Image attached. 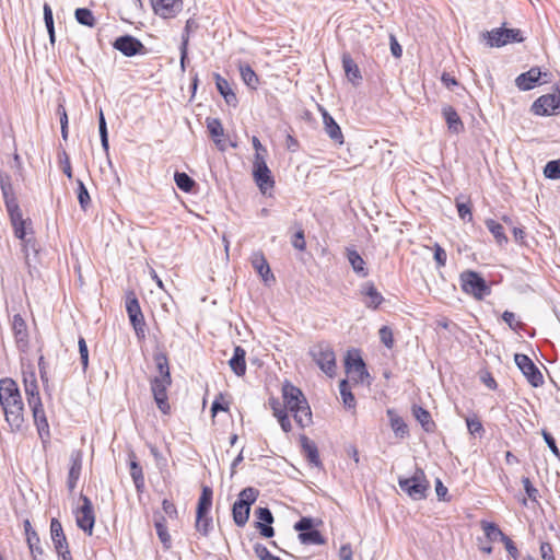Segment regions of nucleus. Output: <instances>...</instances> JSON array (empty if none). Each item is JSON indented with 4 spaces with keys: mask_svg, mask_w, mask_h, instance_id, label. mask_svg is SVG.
<instances>
[{
    "mask_svg": "<svg viewBox=\"0 0 560 560\" xmlns=\"http://www.w3.org/2000/svg\"><path fill=\"white\" fill-rule=\"evenodd\" d=\"M345 366H346L347 373L357 383L363 382L364 377L369 376V373L365 368V363L362 360V358L359 355V353L348 352L346 360H345Z\"/></svg>",
    "mask_w": 560,
    "mask_h": 560,
    "instance_id": "nucleus-12",
    "label": "nucleus"
},
{
    "mask_svg": "<svg viewBox=\"0 0 560 560\" xmlns=\"http://www.w3.org/2000/svg\"><path fill=\"white\" fill-rule=\"evenodd\" d=\"M460 283L463 291L471 294L477 300H481L491 292L485 279L478 272L471 270L462 272Z\"/></svg>",
    "mask_w": 560,
    "mask_h": 560,
    "instance_id": "nucleus-5",
    "label": "nucleus"
},
{
    "mask_svg": "<svg viewBox=\"0 0 560 560\" xmlns=\"http://www.w3.org/2000/svg\"><path fill=\"white\" fill-rule=\"evenodd\" d=\"M252 265L265 282H268L269 279L275 280V277L270 271V267L261 252H256L253 254Z\"/></svg>",
    "mask_w": 560,
    "mask_h": 560,
    "instance_id": "nucleus-21",
    "label": "nucleus"
},
{
    "mask_svg": "<svg viewBox=\"0 0 560 560\" xmlns=\"http://www.w3.org/2000/svg\"><path fill=\"white\" fill-rule=\"evenodd\" d=\"M126 310H127L128 316L142 314L138 299L135 296L133 293H130L127 295Z\"/></svg>",
    "mask_w": 560,
    "mask_h": 560,
    "instance_id": "nucleus-52",
    "label": "nucleus"
},
{
    "mask_svg": "<svg viewBox=\"0 0 560 560\" xmlns=\"http://www.w3.org/2000/svg\"><path fill=\"white\" fill-rule=\"evenodd\" d=\"M214 79H215L217 89H218L219 93L223 96L225 102L229 105H236L237 97H236L235 93L232 91L228 80L222 78L219 73H214Z\"/></svg>",
    "mask_w": 560,
    "mask_h": 560,
    "instance_id": "nucleus-29",
    "label": "nucleus"
},
{
    "mask_svg": "<svg viewBox=\"0 0 560 560\" xmlns=\"http://www.w3.org/2000/svg\"><path fill=\"white\" fill-rule=\"evenodd\" d=\"M361 293L365 296L364 304L369 308H377L384 301L383 295L377 291L372 282L362 285Z\"/></svg>",
    "mask_w": 560,
    "mask_h": 560,
    "instance_id": "nucleus-19",
    "label": "nucleus"
},
{
    "mask_svg": "<svg viewBox=\"0 0 560 560\" xmlns=\"http://www.w3.org/2000/svg\"><path fill=\"white\" fill-rule=\"evenodd\" d=\"M155 14L163 19H170L175 16L182 11V0H151Z\"/></svg>",
    "mask_w": 560,
    "mask_h": 560,
    "instance_id": "nucleus-13",
    "label": "nucleus"
},
{
    "mask_svg": "<svg viewBox=\"0 0 560 560\" xmlns=\"http://www.w3.org/2000/svg\"><path fill=\"white\" fill-rule=\"evenodd\" d=\"M481 525L485 535L490 540H495L498 537L502 540V535H505L494 523L482 522Z\"/></svg>",
    "mask_w": 560,
    "mask_h": 560,
    "instance_id": "nucleus-48",
    "label": "nucleus"
},
{
    "mask_svg": "<svg viewBox=\"0 0 560 560\" xmlns=\"http://www.w3.org/2000/svg\"><path fill=\"white\" fill-rule=\"evenodd\" d=\"M340 395L343 401V405L347 408H353L355 406V399L353 394L350 390L349 383L347 380H342L339 384Z\"/></svg>",
    "mask_w": 560,
    "mask_h": 560,
    "instance_id": "nucleus-43",
    "label": "nucleus"
},
{
    "mask_svg": "<svg viewBox=\"0 0 560 560\" xmlns=\"http://www.w3.org/2000/svg\"><path fill=\"white\" fill-rule=\"evenodd\" d=\"M556 93L539 96L532 105V112L538 116H550L560 112Z\"/></svg>",
    "mask_w": 560,
    "mask_h": 560,
    "instance_id": "nucleus-11",
    "label": "nucleus"
},
{
    "mask_svg": "<svg viewBox=\"0 0 560 560\" xmlns=\"http://www.w3.org/2000/svg\"><path fill=\"white\" fill-rule=\"evenodd\" d=\"M514 361L532 386L539 387L544 384L541 372L526 354L516 353Z\"/></svg>",
    "mask_w": 560,
    "mask_h": 560,
    "instance_id": "nucleus-7",
    "label": "nucleus"
},
{
    "mask_svg": "<svg viewBox=\"0 0 560 560\" xmlns=\"http://www.w3.org/2000/svg\"><path fill=\"white\" fill-rule=\"evenodd\" d=\"M78 343H79L80 360H81L83 370H85L88 368V364H89V350H88V346H86V342H85L84 338H82V337L79 339Z\"/></svg>",
    "mask_w": 560,
    "mask_h": 560,
    "instance_id": "nucleus-61",
    "label": "nucleus"
},
{
    "mask_svg": "<svg viewBox=\"0 0 560 560\" xmlns=\"http://www.w3.org/2000/svg\"><path fill=\"white\" fill-rule=\"evenodd\" d=\"M212 489L208 486L202 487L201 494L198 500L196 515L209 514L212 506Z\"/></svg>",
    "mask_w": 560,
    "mask_h": 560,
    "instance_id": "nucleus-32",
    "label": "nucleus"
},
{
    "mask_svg": "<svg viewBox=\"0 0 560 560\" xmlns=\"http://www.w3.org/2000/svg\"><path fill=\"white\" fill-rule=\"evenodd\" d=\"M13 329L15 331L18 342L22 341L26 336V324L20 315H15L13 319Z\"/></svg>",
    "mask_w": 560,
    "mask_h": 560,
    "instance_id": "nucleus-55",
    "label": "nucleus"
},
{
    "mask_svg": "<svg viewBox=\"0 0 560 560\" xmlns=\"http://www.w3.org/2000/svg\"><path fill=\"white\" fill-rule=\"evenodd\" d=\"M546 74L547 73H542L538 67H533L528 71L521 73L515 79V85L521 91H529L534 89L536 83L539 82L540 78Z\"/></svg>",
    "mask_w": 560,
    "mask_h": 560,
    "instance_id": "nucleus-14",
    "label": "nucleus"
},
{
    "mask_svg": "<svg viewBox=\"0 0 560 560\" xmlns=\"http://www.w3.org/2000/svg\"><path fill=\"white\" fill-rule=\"evenodd\" d=\"M80 499L82 501V505L77 510L75 513L77 525L88 535H92L95 523L93 505L86 495L81 494Z\"/></svg>",
    "mask_w": 560,
    "mask_h": 560,
    "instance_id": "nucleus-9",
    "label": "nucleus"
},
{
    "mask_svg": "<svg viewBox=\"0 0 560 560\" xmlns=\"http://www.w3.org/2000/svg\"><path fill=\"white\" fill-rule=\"evenodd\" d=\"M70 462L71 466L68 474L67 486L70 491H73L81 475L82 454L80 452H73L70 456Z\"/></svg>",
    "mask_w": 560,
    "mask_h": 560,
    "instance_id": "nucleus-18",
    "label": "nucleus"
},
{
    "mask_svg": "<svg viewBox=\"0 0 560 560\" xmlns=\"http://www.w3.org/2000/svg\"><path fill=\"white\" fill-rule=\"evenodd\" d=\"M245 355L246 351L241 346H236L229 361L230 368L237 376H243L246 372Z\"/></svg>",
    "mask_w": 560,
    "mask_h": 560,
    "instance_id": "nucleus-23",
    "label": "nucleus"
},
{
    "mask_svg": "<svg viewBox=\"0 0 560 560\" xmlns=\"http://www.w3.org/2000/svg\"><path fill=\"white\" fill-rule=\"evenodd\" d=\"M50 535L56 550L69 547L63 534L62 525L57 518H52L50 522Z\"/></svg>",
    "mask_w": 560,
    "mask_h": 560,
    "instance_id": "nucleus-27",
    "label": "nucleus"
},
{
    "mask_svg": "<svg viewBox=\"0 0 560 560\" xmlns=\"http://www.w3.org/2000/svg\"><path fill=\"white\" fill-rule=\"evenodd\" d=\"M206 125H207L208 132H209L210 137L212 138L213 142L215 143L217 148L220 151H225L226 143L223 139L224 129H223V126H222L220 119L208 117L206 119Z\"/></svg>",
    "mask_w": 560,
    "mask_h": 560,
    "instance_id": "nucleus-16",
    "label": "nucleus"
},
{
    "mask_svg": "<svg viewBox=\"0 0 560 560\" xmlns=\"http://www.w3.org/2000/svg\"><path fill=\"white\" fill-rule=\"evenodd\" d=\"M0 406L11 431H22L25 423L24 404L19 386L12 378L0 380Z\"/></svg>",
    "mask_w": 560,
    "mask_h": 560,
    "instance_id": "nucleus-1",
    "label": "nucleus"
},
{
    "mask_svg": "<svg viewBox=\"0 0 560 560\" xmlns=\"http://www.w3.org/2000/svg\"><path fill=\"white\" fill-rule=\"evenodd\" d=\"M254 179L262 192H266L268 188H271L275 184L271 172L267 164H260L253 166Z\"/></svg>",
    "mask_w": 560,
    "mask_h": 560,
    "instance_id": "nucleus-17",
    "label": "nucleus"
},
{
    "mask_svg": "<svg viewBox=\"0 0 560 560\" xmlns=\"http://www.w3.org/2000/svg\"><path fill=\"white\" fill-rule=\"evenodd\" d=\"M174 180L176 186L185 192H190L195 186V180L186 173L176 172L174 175Z\"/></svg>",
    "mask_w": 560,
    "mask_h": 560,
    "instance_id": "nucleus-42",
    "label": "nucleus"
},
{
    "mask_svg": "<svg viewBox=\"0 0 560 560\" xmlns=\"http://www.w3.org/2000/svg\"><path fill=\"white\" fill-rule=\"evenodd\" d=\"M98 131H100L102 147H103L104 151L106 152V154L108 155V151H109L108 132H107L106 120H105L102 109H100V113H98Z\"/></svg>",
    "mask_w": 560,
    "mask_h": 560,
    "instance_id": "nucleus-45",
    "label": "nucleus"
},
{
    "mask_svg": "<svg viewBox=\"0 0 560 560\" xmlns=\"http://www.w3.org/2000/svg\"><path fill=\"white\" fill-rule=\"evenodd\" d=\"M30 408L32 409L33 418H34V423L37 427V431H38L39 436L42 439L45 435L48 436L49 435V425H48L47 418L45 416L43 404L39 402L38 405L32 406Z\"/></svg>",
    "mask_w": 560,
    "mask_h": 560,
    "instance_id": "nucleus-22",
    "label": "nucleus"
},
{
    "mask_svg": "<svg viewBox=\"0 0 560 560\" xmlns=\"http://www.w3.org/2000/svg\"><path fill=\"white\" fill-rule=\"evenodd\" d=\"M467 428L470 434L481 436L485 432L482 423L477 418L466 419Z\"/></svg>",
    "mask_w": 560,
    "mask_h": 560,
    "instance_id": "nucleus-56",
    "label": "nucleus"
},
{
    "mask_svg": "<svg viewBox=\"0 0 560 560\" xmlns=\"http://www.w3.org/2000/svg\"><path fill=\"white\" fill-rule=\"evenodd\" d=\"M27 546L30 548L33 560H39L38 558L43 556L44 550L40 546V539L37 533H31L26 538Z\"/></svg>",
    "mask_w": 560,
    "mask_h": 560,
    "instance_id": "nucleus-41",
    "label": "nucleus"
},
{
    "mask_svg": "<svg viewBox=\"0 0 560 560\" xmlns=\"http://www.w3.org/2000/svg\"><path fill=\"white\" fill-rule=\"evenodd\" d=\"M299 539L304 545H324L326 542L320 532L314 528L299 534Z\"/></svg>",
    "mask_w": 560,
    "mask_h": 560,
    "instance_id": "nucleus-38",
    "label": "nucleus"
},
{
    "mask_svg": "<svg viewBox=\"0 0 560 560\" xmlns=\"http://www.w3.org/2000/svg\"><path fill=\"white\" fill-rule=\"evenodd\" d=\"M522 483L524 486V490L527 494V497L532 501H536L538 498V490L533 486L532 481L527 477L522 478Z\"/></svg>",
    "mask_w": 560,
    "mask_h": 560,
    "instance_id": "nucleus-62",
    "label": "nucleus"
},
{
    "mask_svg": "<svg viewBox=\"0 0 560 560\" xmlns=\"http://www.w3.org/2000/svg\"><path fill=\"white\" fill-rule=\"evenodd\" d=\"M113 47L126 57L148 54V48L132 35L117 37L113 43Z\"/></svg>",
    "mask_w": 560,
    "mask_h": 560,
    "instance_id": "nucleus-8",
    "label": "nucleus"
},
{
    "mask_svg": "<svg viewBox=\"0 0 560 560\" xmlns=\"http://www.w3.org/2000/svg\"><path fill=\"white\" fill-rule=\"evenodd\" d=\"M130 476L137 490L140 491L144 487V477L141 466L136 460L130 462Z\"/></svg>",
    "mask_w": 560,
    "mask_h": 560,
    "instance_id": "nucleus-44",
    "label": "nucleus"
},
{
    "mask_svg": "<svg viewBox=\"0 0 560 560\" xmlns=\"http://www.w3.org/2000/svg\"><path fill=\"white\" fill-rule=\"evenodd\" d=\"M488 44L491 47H501L509 43H521L523 37L520 30L515 28H495L487 33Z\"/></svg>",
    "mask_w": 560,
    "mask_h": 560,
    "instance_id": "nucleus-10",
    "label": "nucleus"
},
{
    "mask_svg": "<svg viewBox=\"0 0 560 560\" xmlns=\"http://www.w3.org/2000/svg\"><path fill=\"white\" fill-rule=\"evenodd\" d=\"M347 258L351 265L353 271L360 277L368 276V269L365 268V261L361 255L353 248H347Z\"/></svg>",
    "mask_w": 560,
    "mask_h": 560,
    "instance_id": "nucleus-31",
    "label": "nucleus"
},
{
    "mask_svg": "<svg viewBox=\"0 0 560 560\" xmlns=\"http://www.w3.org/2000/svg\"><path fill=\"white\" fill-rule=\"evenodd\" d=\"M255 515L257 516L259 522L264 524H272L275 520L271 511L268 508H258L255 511Z\"/></svg>",
    "mask_w": 560,
    "mask_h": 560,
    "instance_id": "nucleus-60",
    "label": "nucleus"
},
{
    "mask_svg": "<svg viewBox=\"0 0 560 560\" xmlns=\"http://www.w3.org/2000/svg\"><path fill=\"white\" fill-rule=\"evenodd\" d=\"M254 551L257 558L260 560H282L277 556H273L268 548L262 544H255Z\"/></svg>",
    "mask_w": 560,
    "mask_h": 560,
    "instance_id": "nucleus-54",
    "label": "nucleus"
},
{
    "mask_svg": "<svg viewBox=\"0 0 560 560\" xmlns=\"http://www.w3.org/2000/svg\"><path fill=\"white\" fill-rule=\"evenodd\" d=\"M74 16L78 23L84 26L93 27L96 24L94 14L90 9L79 8L75 10Z\"/></svg>",
    "mask_w": 560,
    "mask_h": 560,
    "instance_id": "nucleus-40",
    "label": "nucleus"
},
{
    "mask_svg": "<svg viewBox=\"0 0 560 560\" xmlns=\"http://www.w3.org/2000/svg\"><path fill=\"white\" fill-rule=\"evenodd\" d=\"M44 10V22L49 35L50 43L55 42V26H54V16L52 10L48 3H45L43 7Z\"/></svg>",
    "mask_w": 560,
    "mask_h": 560,
    "instance_id": "nucleus-46",
    "label": "nucleus"
},
{
    "mask_svg": "<svg viewBox=\"0 0 560 560\" xmlns=\"http://www.w3.org/2000/svg\"><path fill=\"white\" fill-rule=\"evenodd\" d=\"M153 360L155 362L158 371V374L155 376L167 378L171 377L167 355L163 352H156L153 355Z\"/></svg>",
    "mask_w": 560,
    "mask_h": 560,
    "instance_id": "nucleus-36",
    "label": "nucleus"
},
{
    "mask_svg": "<svg viewBox=\"0 0 560 560\" xmlns=\"http://www.w3.org/2000/svg\"><path fill=\"white\" fill-rule=\"evenodd\" d=\"M282 396L284 407L293 413L295 422L301 428L308 427L312 423V411L301 389L285 383L282 387Z\"/></svg>",
    "mask_w": 560,
    "mask_h": 560,
    "instance_id": "nucleus-2",
    "label": "nucleus"
},
{
    "mask_svg": "<svg viewBox=\"0 0 560 560\" xmlns=\"http://www.w3.org/2000/svg\"><path fill=\"white\" fill-rule=\"evenodd\" d=\"M320 112L323 116L325 132L335 143L341 145L343 143V135L341 128L326 109L320 108Z\"/></svg>",
    "mask_w": 560,
    "mask_h": 560,
    "instance_id": "nucleus-15",
    "label": "nucleus"
},
{
    "mask_svg": "<svg viewBox=\"0 0 560 560\" xmlns=\"http://www.w3.org/2000/svg\"><path fill=\"white\" fill-rule=\"evenodd\" d=\"M240 72L243 82L250 89L256 90L259 83V79L255 71L248 65H241Z\"/></svg>",
    "mask_w": 560,
    "mask_h": 560,
    "instance_id": "nucleus-37",
    "label": "nucleus"
},
{
    "mask_svg": "<svg viewBox=\"0 0 560 560\" xmlns=\"http://www.w3.org/2000/svg\"><path fill=\"white\" fill-rule=\"evenodd\" d=\"M301 443L307 460L312 465L319 467L322 465V462L319 459V454L316 444L305 435L301 436Z\"/></svg>",
    "mask_w": 560,
    "mask_h": 560,
    "instance_id": "nucleus-30",
    "label": "nucleus"
},
{
    "mask_svg": "<svg viewBox=\"0 0 560 560\" xmlns=\"http://www.w3.org/2000/svg\"><path fill=\"white\" fill-rule=\"evenodd\" d=\"M257 495L258 491L256 489L247 487L240 492L237 501L250 508V505L256 501Z\"/></svg>",
    "mask_w": 560,
    "mask_h": 560,
    "instance_id": "nucleus-47",
    "label": "nucleus"
},
{
    "mask_svg": "<svg viewBox=\"0 0 560 560\" xmlns=\"http://www.w3.org/2000/svg\"><path fill=\"white\" fill-rule=\"evenodd\" d=\"M172 384V377L153 376L150 380L151 392L161 412L167 415L171 410L167 397V388Z\"/></svg>",
    "mask_w": 560,
    "mask_h": 560,
    "instance_id": "nucleus-6",
    "label": "nucleus"
},
{
    "mask_svg": "<svg viewBox=\"0 0 560 560\" xmlns=\"http://www.w3.org/2000/svg\"><path fill=\"white\" fill-rule=\"evenodd\" d=\"M0 187H1V191H2L4 200L14 197L12 184L10 182L9 176H5V177L0 176Z\"/></svg>",
    "mask_w": 560,
    "mask_h": 560,
    "instance_id": "nucleus-57",
    "label": "nucleus"
},
{
    "mask_svg": "<svg viewBox=\"0 0 560 560\" xmlns=\"http://www.w3.org/2000/svg\"><path fill=\"white\" fill-rule=\"evenodd\" d=\"M342 68L345 70L347 79L353 84L358 85L362 79L360 69L355 61L349 54L342 55Z\"/></svg>",
    "mask_w": 560,
    "mask_h": 560,
    "instance_id": "nucleus-20",
    "label": "nucleus"
},
{
    "mask_svg": "<svg viewBox=\"0 0 560 560\" xmlns=\"http://www.w3.org/2000/svg\"><path fill=\"white\" fill-rule=\"evenodd\" d=\"M9 217L14 230L15 237H18L19 240H24V237L27 234V224H31V222L23 219L21 209L10 212Z\"/></svg>",
    "mask_w": 560,
    "mask_h": 560,
    "instance_id": "nucleus-26",
    "label": "nucleus"
},
{
    "mask_svg": "<svg viewBox=\"0 0 560 560\" xmlns=\"http://www.w3.org/2000/svg\"><path fill=\"white\" fill-rule=\"evenodd\" d=\"M195 527L200 535L207 537L213 527L212 517L209 514L196 515Z\"/></svg>",
    "mask_w": 560,
    "mask_h": 560,
    "instance_id": "nucleus-39",
    "label": "nucleus"
},
{
    "mask_svg": "<svg viewBox=\"0 0 560 560\" xmlns=\"http://www.w3.org/2000/svg\"><path fill=\"white\" fill-rule=\"evenodd\" d=\"M314 528V520L311 517H302L294 524V529L299 532V534H303Z\"/></svg>",
    "mask_w": 560,
    "mask_h": 560,
    "instance_id": "nucleus-58",
    "label": "nucleus"
},
{
    "mask_svg": "<svg viewBox=\"0 0 560 560\" xmlns=\"http://www.w3.org/2000/svg\"><path fill=\"white\" fill-rule=\"evenodd\" d=\"M77 184H78V200H79L80 207L83 210H86V208L91 201L90 194H89L84 183L81 179H77Z\"/></svg>",
    "mask_w": 560,
    "mask_h": 560,
    "instance_id": "nucleus-49",
    "label": "nucleus"
},
{
    "mask_svg": "<svg viewBox=\"0 0 560 560\" xmlns=\"http://www.w3.org/2000/svg\"><path fill=\"white\" fill-rule=\"evenodd\" d=\"M249 512H250L249 506H247L246 504L240 503L238 501H235V503L233 504V509H232L234 523L240 527L245 526V524L247 523V521L249 518Z\"/></svg>",
    "mask_w": 560,
    "mask_h": 560,
    "instance_id": "nucleus-33",
    "label": "nucleus"
},
{
    "mask_svg": "<svg viewBox=\"0 0 560 560\" xmlns=\"http://www.w3.org/2000/svg\"><path fill=\"white\" fill-rule=\"evenodd\" d=\"M378 335H380V339L381 341L388 348L390 349L394 345V338H393V331L389 327L387 326H383L380 331H378Z\"/></svg>",
    "mask_w": 560,
    "mask_h": 560,
    "instance_id": "nucleus-59",
    "label": "nucleus"
},
{
    "mask_svg": "<svg viewBox=\"0 0 560 560\" xmlns=\"http://www.w3.org/2000/svg\"><path fill=\"white\" fill-rule=\"evenodd\" d=\"M24 390L30 407L42 402L37 381L33 374H31L30 377H24Z\"/></svg>",
    "mask_w": 560,
    "mask_h": 560,
    "instance_id": "nucleus-25",
    "label": "nucleus"
},
{
    "mask_svg": "<svg viewBox=\"0 0 560 560\" xmlns=\"http://www.w3.org/2000/svg\"><path fill=\"white\" fill-rule=\"evenodd\" d=\"M413 416L421 423L422 428L427 432H432L435 428L434 422L431 419V415L428 410L422 407L415 406L412 408Z\"/></svg>",
    "mask_w": 560,
    "mask_h": 560,
    "instance_id": "nucleus-34",
    "label": "nucleus"
},
{
    "mask_svg": "<svg viewBox=\"0 0 560 560\" xmlns=\"http://www.w3.org/2000/svg\"><path fill=\"white\" fill-rule=\"evenodd\" d=\"M540 556L542 560H556L551 544L546 541L540 544Z\"/></svg>",
    "mask_w": 560,
    "mask_h": 560,
    "instance_id": "nucleus-64",
    "label": "nucleus"
},
{
    "mask_svg": "<svg viewBox=\"0 0 560 560\" xmlns=\"http://www.w3.org/2000/svg\"><path fill=\"white\" fill-rule=\"evenodd\" d=\"M390 428L397 438L404 439L408 435V425L404 419L393 409L387 410Z\"/></svg>",
    "mask_w": 560,
    "mask_h": 560,
    "instance_id": "nucleus-28",
    "label": "nucleus"
},
{
    "mask_svg": "<svg viewBox=\"0 0 560 560\" xmlns=\"http://www.w3.org/2000/svg\"><path fill=\"white\" fill-rule=\"evenodd\" d=\"M442 114L446 120L448 129L454 133H459L464 130V124L454 107L446 105L442 109Z\"/></svg>",
    "mask_w": 560,
    "mask_h": 560,
    "instance_id": "nucleus-24",
    "label": "nucleus"
},
{
    "mask_svg": "<svg viewBox=\"0 0 560 560\" xmlns=\"http://www.w3.org/2000/svg\"><path fill=\"white\" fill-rule=\"evenodd\" d=\"M129 319H130L131 325L135 328L137 337L140 339L144 338L145 337V331H144L145 323H144L143 314L129 316Z\"/></svg>",
    "mask_w": 560,
    "mask_h": 560,
    "instance_id": "nucleus-51",
    "label": "nucleus"
},
{
    "mask_svg": "<svg viewBox=\"0 0 560 560\" xmlns=\"http://www.w3.org/2000/svg\"><path fill=\"white\" fill-rule=\"evenodd\" d=\"M398 485L401 491L416 501L425 499L430 488V482L421 468H416L411 477H399Z\"/></svg>",
    "mask_w": 560,
    "mask_h": 560,
    "instance_id": "nucleus-3",
    "label": "nucleus"
},
{
    "mask_svg": "<svg viewBox=\"0 0 560 560\" xmlns=\"http://www.w3.org/2000/svg\"><path fill=\"white\" fill-rule=\"evenodd\" d=\"M310 354L324 373H326L329 377L335 375L336 357L330 345L326 342L314 345L310 349Z\"/></svg>",
    "mask_w": 560,
    "mask_h": 560,
    "instance_id": "nucleus-4",
    "label": "nucleus"
},
{
    "mask_svg": "<svg viewBox=\"0 0 560 560\" xmlns=\"http://www.w3.org/2000/svg\"><path fill=\"white\" fill-rule=\"evenodd\" d=\"M502 319L509 325V327L513 330H516L521 326V322L516 319V316L513 312L505 311L502 314Z\"/></svg>",
    "mask_w": 560,
    "mask_h": 560,
    "instance_id": "nucleus-63",
    "label": "nucleus"
},
{
    "mask_svg": "<svg viewBox=\"0 0 560 560\" xmlns=\"http://www.w3.org/2000/svg\"><path fill=\"white\" fill-rule=\"evenodd\" d=\"M485 224L499 245L508 243V237L504 234L503 226L499 222L494 221L493 219H487Z\"/></svg>",
    "mask_w": 560,
    "mask_h": 560,
    "instance_id": "nucleus-35",
    "label": "nucleus"
},
{
    "mask_svg": "<svg viewBox=\"0 0 560 560\" xmlns=\"http://www.w3.org/2000/svg\"><path fill=\"white\" fill-rule=\"evenodd\" d=\"M164 521H165L164 517H161V520L155 521V529H156V534H158L159 538L161 539V541L163 542V545L165 547H168L171 537L167 533V528L164 524Z\"/></svg>",
    "mask_w": 560,
    "mask_h": 560,
    "instance_id": "nucleus-53",
    "label": "nucleus"
},
{
    "mask_svg": "<svg viewBox=\"0 0 560 560\" xmlns=\"http://www.w3.org/2000/svg\"><path fill=\"white\" fill-rule=\"evenodd\" d=\"M544 174L550 179H560V160L549 161L545 168Z\"/></svg>",
    "mask_w": 560,
    "mask_h": 560,
    "instance_id": "nucleus-50",
    "label": "nucleus"
}]
</instances>
